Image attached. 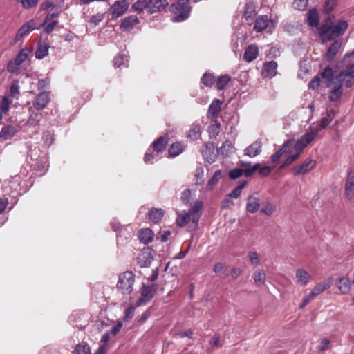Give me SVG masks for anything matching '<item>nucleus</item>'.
Listing matches in <instances>:
<instances>
[{"label": "nucleus", "mask_w": 354, "mask_h": 354, "mask_svg": "<svg viewBox=\"0 0 354 354\" xmlns=\"http://www.w3.org/2000/svg\"><path fill=\"white\" fill-rule=\"evenodd\" d=\"M316 165V161L313 159H306L302 164L296 165L292 169L295 174H305L310 171Z\"/></svg>", "instance_id": "11"}, {"label": "nucleus", "mask_w": 354, "mask_h": 354, "mask_svg": "<svg viewBox=\"0 0 354 354\" xmlns=\"http://www.w3.org/2000/svg\"><path fill=\"white\" fill-rule=\"evenodd\" d=\"M190 221H192V215L189 212L181 211L178 213L176 224L178 226L183 227Z\"/></svg>", "instance_id": "31"}, {"label": "nucleus", "mask_w": 354, "mask_h": 354, "mask_svg": "<svg viewBox=\"0 0 354 354\" xmlns=\"http://www.w3.org/2000/svg\"><path fill=\"white\" fill-rule=\"evenodd\" d=\"M269 21L268 15H260L255 20L254 29L257 32H261L268 26Z\"/></svg>", "instance_id": "23"}, {"label": "nucleus", "mask_w": 354, "mask_h": 354, "mask_svg": "<svg viewBox=\"0 0 354 354\" xmlns=\"http://www.w3.org/2000/svg\"><path fill=\"white\" fill-rule=\"evenodd\" d=\"M150 3H151V0H137V1L133 4L132 9L139 12L146 9L148 12H149Z\"/></svg>", "instance_id": "35"}, {"label": "nucleus", "mask_w": 354, "mask_h": 354, "mask_svg": "<svg viewBox=\"0 0 354 354\" xmlns=\"http://www.w3.org/2000/svg\"><path fill=\"white\" fill-rule=\"evenodd\" d=\"M258 53H259L258 47L255 45H250L245 49V51L244 55H243V58L246 62H250L257 58Z\"/></svg>", "instance_id": "27"}, {"label": "nucleus", "mask_w": 354, "mask_h": 354, "mask_svg": "<svg viewBox=\"0 0 354 354\" xmlns=\"http://www.w3.org/2000/svg\"><path fill=\"white\" fill-rule=\"evenodd\" d=\"M255 15V8L253 4L248 3L245 8L244 16L246 19L251 18Z\"/></svg>", "instance_id": "54"}, {"label": "nucleus", "mask_w": 354, "mask_h": 354, "mask_svg": "<svg viewBox=\"0 0 354 354\" xmlns=\"http://www.w3.org/2000/svg\"><path fill=\"white\" fill-rule=\"evenodd\" d=\"M248 257L250 263L254 266H258L260 263V259L258 254L254 251H250L248 252Z\"/></svg>", "instance_id": "55"}, {"label": "nucleus", "mask_w": 354, "mask_h": 354, "mask_svg": "<svg viewBox=\"0 0 354 354\" xmlns=\"http://www.w3.org/2000/svg\"><path fill=\"white\" fill-rule=\"evenodd\" d=\"M306 22L310 27H317L319 25V13L316 9H311L307 13Z\"/></svg>", "instance_id": "26"}, {"label": "nucleus", "mask_w": 354, "mask_h": 354, "mask_svg": "<svg viewBox=\"0 0 354 354\" xmlns=\"http://www.w3.org/2000/svg\"><path fill=\"white\" fill-rule=\"evenodd\" d=\"M274 210H275L274 206L272 204L268 203L265 205V207L261 209V212L270 216L274 213Z\"/></svg>", "instance_id": "59"}, {"label": "nucleus", "mask_w": 354, "mask_h": 354, "mask_svg": "<svg viewBox=\"0 0 354 354\" xmlns=\"http://www.w3.org/2000/svg\"><path fill=\"white\" fill-rule=\"evenodd\" d=\"M28 53L27 50L21 49L16 57L8 63L7 70L12 73L17 72L19 66L27 59Z\"/></svg>", "instance_id": "8"}, {"label": "nucleus", "mask_w": 354, "mask_h": 354, "mask_svg": "<svg viewBox=\"0 0 354 354\" xmlns=\"http://www.w3.org/2000/svg\"><path fill=\"white\" fill-rule=\"evenodd\" d=\"M336 80L339 84L344 85L346 88H350L354 84V63L350 65L346 69L342 70L337 76Z\"/></svg>", "instance_id": "6"}, {"label": "nucleus", "mask_w": 354, "mask_h": 354, "mask_svg": "<svg viewBox=\"0 0 354 354\" xmlns=\"http://www.w3.org/2000/svg\"><path fill=\"white\" fill-rule=\"evenodd\" d=\"M294 143L293 140H288L276 153L271 156V161L272 162H277L286 152V148L290 147Z\"/></svg>", "instance_id": "36"}, {"label": "nucleus", "mask_w": 354, "mask_h": 354, "mask_svg": "<svg viewBox=\"0 0 354 354\" xmlns=\"http://www.w3.org/2000/svg\"><path fill=\"white\" fill-rule=\"evenodd\" d=\"M201 153L203 158L209 164L215 161L217 152L212 142H207L202 149Z\"/></svg>", "instance_id": "12"}, {"label": "nucleus", "mask_w": 354, "mask_h": 354, "mask_svg": "<svg viewBox=\"0 0 354 354\" xmlns=\"http://www.w3.org/2000/svg\"><path fill=\"white\" fill-rule=\"evenodd\" d=\"M183 144L180 142H176L171 145L169 149V153L171 157H176L182 153L183 150Z\"/></svg>", "instance_id": "43"}, {"label": "nucleus", "mask_w": 354, "mask_h": 354, "mask_svg": "<svg viewBox=\"0 0 354 354\" xmlns=\"http://www.w3.org/2000/svg\"><path fill=\"white\" fill-rule=\"evenodd\" d=\"M158 156V153L156 151H150V149H148L146 152L145 157H144V161L145 163H151V160L156 158Z\"/></svg>", "instance_id": "57"}, {"label": "nucleus", "mask_w": 354, "mask_h": 354, "mask_svg": "<svg viewBox=\"0 0 354 354\" xmlns=\"http://www.w3.org/2000/svg\"><path fill=\"white\" fill-rule=\"evenodd\" d=\"M153 260V256L149 249L142 250L138 256V264L141 268L149 267Z\"/></svg>", "instance_id": "14"}, {"label": "nucleus", "mask_w": 354, "mask_h": 354, "mask_svg": "<svg viewBox=\"0 0 354 354\" xmlns=\"http://www.w3.org/2000/svg\"><path fill=\"white\" fill-rule=\"evenodd\" d=\"M175 16L172 18L174 22H180L187 19L190 14L191 7L188 1L180 0L171 6Z\"/></svg>", "instance_id": "4"}, {"label": "nucleus", "mask_w": 354, "mask_h": 354, "mask_svg": "<svg viewBox=\"0 0 354 354\" xmlns=\"http://www.w3.org/2000/svg\"><path fill=\"white\" fill-rule=\"evenodd\" d=\"M354 188V169H351L348 175L347 180L346 183V192L347 196L349 198L353 197V190Z\"/></svg>", "instance_id": "34"}, {"label": "nucleus", "mask_w": 354, "mask_h": 354, "mask_svg": "<svg viewBox=\"0 0 354 354\" xmlns=\"http://www.w3.org/2000/svg\"><path fill=\"white\" fill-rule=\"evenodd\" d=\"M260 207L259 199L254 196H249L247 198L246 211L254 214L256 213Z\"/></svg>", "instance_id": "22"}, {"label": "nucleus", "mask_w": 354, "mask_h": 354, "mask_svg": "<svg viewBox=\"0 0 354 354\" xmlns=\"http://www.w3.org/2000/svg\"><path fill=\"white\" fill-rule=\"evenodd\" d=\"M312 135L310 136L308 134H304L297 141L294 140V143L290 146L292 147L294 151H290V154L288 156L281 167H282L290 165L296 160L299 157L300 153L304 150V149H305L309 144L312 142Z\"/></svg>", "instance_id": "3"}, {"label": "nucleus", "mask_w": 354, "mask_h": 354, "mask_svg": "<svg viewBox=\"0 0 354 354\" xmlns=\"http://www.w3.org/2000/svg\"><path fill=\"white\" fill-rule=\"evenodd\" d=\"M311 275L304 268H298L296 270L295 280L298 284L302 286H306L311 281Z\"/></svg>", "instance_id": "15"}, {"label": "nucleus", "mask_w": 354, "mask_h": 354, "mask_svg": "<svg viewBox=\"0 0 354 354\" xmlns=\"http://www.w3.org/2000/svg\"><path fill=\"white\" fill-rule=\"evenodd\" d=\"M221 124L217 120H212L210 125L208 127V132L211 138H216L220 131Z\"/></svg>", "instance_id": "40"}, {"label": "nucleus", "mask_w": 354, "mask_h": 354, "mask_svg": "<svg viewBox=\"0 0 354 354\" xmlns=\"http://www.w3.org/2000/svg\"><path fill=\"white\" fill-rule=\"evenodd\" d=\"M17 2L21 3L22 7L25 9H30L37 6L39 0H16Z\"/></svg>", "instance_id": "53"}, {"label": "nucleus", "mask_w": 354, "mask_h": 354, "mask_svg": "<svg viewBox=\"0 0 354 354\" xmlns=\"http://www.w3.org/2000/svg\"><path fill=\"white\" fill-rule=\"evenodd\" d=\"M351 282L348 277H343L337 282V288L342 294H347L351 290Z\"/></svg>", "instance_id": "32"}, {"label": "nucleus", "mask_w": 354, "mask_h": 354, "mask_svg": "<svg viewBox=\"0 0 354 354\" xmlns=\"http://www.w3.org/2000/svg\"><path fill=\"white\" fill-rule=\"evenodd\" d=\"M209 344L215 348H219L222 346L220 339V335L218 333L214 335L209 341Z\"/></svg>", "instance_id": "60"}, {"label": "nucleus", "mask_w": 354, "mask_h": 354, "mask_svg": "<svg viewBox=\"0 0 354 354\" xmlns=\"http://www.w3.org/2000/svg\"><path fill=\"white\" fill-rule=\"evenodd\" d=\"M163 215L164 211L161 208H152L148 213V218L153 223H158Z\"/></svg>", "instance_id": "30"}, {"label": "nucleus", "mask_w": 354, "mask_h": 354, "mask_svg": "<svg viewBox=\"0 0 354 354\" xmlns=\"http://www.w3.org/2000/svg\"><path fill=\"white\" fill-rule=\"evenodd\" d=\"M333 277H329L324 281L316 284L315 287L311 290V291L307 295V296L308 298L313 300L324 290L328 289L333 285Z\"/></svg>", "instance_id": "9"}, {"label": "nucleus", "mask_w": 354, "mask_h": 354, "mask_svg": "<svg viewBox=\"0 0 354 354\" xmlns=\"http://www.w3.org/2000/svg\"><path fill=\"white\" fill-rule=\"evenodd\" d=\"M17 131V129L12 125L3 127L0 131V140H7L12 138Z\"/></svg>", "instance_id": "24"}, {"label": "nucleus", "mask_w": 354, "mask_h": 354, "mask_svg": "<svg viewBox=\"0 0 354 354\" xmlns=\"http://www.w3.org/2000/svg\"><path fill=\"white\" fill-rule=\"evenodd\" d=\"M139 24V19L136 15H131L125 17L120 24V28L124 30H131Z\"/></svg>", "instance_id": "21"}, {"label": "nucleus", "mask_w": 354, "mask_h": 354, "mask_svg": "<svg viewBox=\"0 0 354 354\" xmlns=\"http://www.w3.org/2000/svg\"><path fill=\"white\" fill-rule=\"evenodd\" d=\"M191 197V191L189 189H186L182 193L181 201L184 204L187 205L190 203Z\"/></svg>", "instance_id": "62"}, {"label": "nucleus", "mask_w": 354, "mask_h": 354, "mask_svg": "<svg viewBox=\"0 0 354 354\" xmlns=\"http://www.w3.org/2000/svg\"><path fill=\"white\" fill-rule=\"evenodd\" d=\"M262 142L260 139H257L250 145L245 148L244 154L250 158H254L261 152Z\"/></svg>", "instance_id": "13"}, {"label": "nucleus", "mask_w": 354, "mask_h": 354, "mask_svg": "<svg viewBox=\"0 0 354 354\" xmlns=\"http://www.w3.org/2000/svg\"><path fill=\"white\" fill-rule=\"evenodd\" d=\"M221 178V171L220 170L216 171L213 176L208 181V187L212 189L214 187V186L218 182Z\"/></svg>", "instance_id": "51"}, {"label": "nucleus", "mask_w": 354, "mask_h": 354, "mask_svg": "<svg viewBox=\"0 0 354 354\" xmlns=\"http://www.w3.org/2000/svg\"><path fill=\"white\" fill-rule=\"evenodd\" d=\"M168 5L167 0H151L149 13H154L163 10Z\"/></svg>", "instance_id": "33"}, {"label": "nucleus", "mask_w": 354, "mask_h": 354, "mask_svg": "<svg viewBox=\"0 0 354 354\" xmlns=\"http://www.w3.org/2000/svg\"><path fill=\"white\" fill-rule=\"evenodd\" d=\"M261 166L260 163H256L250 168L243 169V174L246 177L251 176L255 171H257Z\"/></svg>", "instance_id": "56"}, {"label": "nucleus", "mask_w": 354, "mask_h": 354, "mask_svg": "<svg viewBox=\"0 0 354 354\" xmlns=\"http://www.w3.org/2000/svg\"><path fill=\"white\" fill-rule=\"evenodd\" d=\"M342 95V84H339L337 86L333 88L329 95V99L331 102H336Z\"/></svg>", "instance_id": "44"}, {"label": "nucleus", "mask_w": 354, "mask_h": 354, "mask_svg": "<svg viewBox=\"0 0 354 354\" xmlns=\"http://www.w3.org/2000/svg\"><path fill=\"white\" fill-rule=\"evenodd\" d=\"M203 203L201 201H196L194 203L188 211L192 215V222L197 225L200 218L199 212L203 209Z\"/></svg>", "instance_id": "20"}, {"label": "nucleus", "mask_w": 354, "mask_h": 354, "mask_svg": "<svg viewBox=\"0 0 354 354\" xmlns=\"http://www.w3.org/2000/svg\"><path fill=\"white\" fill-rule=\"evenodd\" d=\"M348 26L347 21L344 20L339 21L337 24L333 25L332 19L328 17L326 22L319 27V34L324 40H333L343 35L348 28Z\"/></svg>", "instance_id": "1"}, {"label": "nucleus", "mask_w": 354, "mask_h": 354, "mask_svg": "<svg viewBox=\"0 0 354 354\" xmlns=\"http://www.w3.org/2000/svg\"><path fill=\"white\" fill-rule=\"evenodd\" d=\"M201 82L205 86L211 87L215 83V77L212 74L205 73L201 78Z\"/></svg>", "instance_id": "48"}, {"label": "nucleus", "mask_w": 354, "mask_h": 354, "mask_svg": "<svg viewBox=\"0 0 354 354\" xmlns=\"http://www.w3.org/2000/svg\"><path fill=\"white\" fill-rule=\"evenodd\" d=\"M128 62V57L123 53L118 54L114 57L113 64L115 67H120L122 64H125Z\"/></svg>", "instance_id": "49"}, {"label": "nucleus", "mask_w": 354, "mask_h": 354, "mask_svg": "<svg viewBox=\"0 0 354 354\" xmlns=\"http://www.w3.org/2000/svg\"><path fill=\"white\" fill-rule=\"evenodd\" d=\"M253 279L257 286H261L265 283L266 272L263 270H257L253 274Z\"/></svg>", "instance_id": "41"}, {"label": "nucleus", "mask_w": 354, "mask_h": 354, "mask_svg": "<svg viewBox=\"0 0 354 354\" xmlns=\"http://www.w3.org/2000/svg\"><path fill=\"white\" fill-rule=\"evenodd\" d=\"M243 174V169L235 168L229 172V177L231 179H236Z\"/></svg>", "instance_id": "58"}, {"label": "nucleus", "mask_w": 354, "mask_h": 354, "mask_svg": "<svg viewBox=\"0 0 354 354\" xmlns=\"http://www.w3.org/2000/svg\"><path fill=\"white\" fill-rule=\"evenodd\" d=\"M322 77L325 80L327 86H330L334 77V71L331 66H327L321 73Z\"/></svg>", "instance_id": "39"}, {"label": "nucleus", "mask_w": 354, "mask_h": 354, "mask_svg": "<svg viewBox=\"0 0 354 354\" xmlns=\"http://www.w3.org/2000/svg\"><path fill=\"white\" fill-rule=\"evenodd\" d=\"M134 277L132 272H124L119 277L117 286L122 293L130 294L133 291Z\"/></svg>", "instance_id": "5"}, {"label": "nucleus", "mask_w": 354, "mask_h": 354, "mask_svg": "<svg viewBox=\"0 0 354 354\" xmlns=\"http://www.w3.org/2000/svg\"><path fill=\"white\" fill-rule=\"evenodd\" d=\"M20 87L18 80L14 81L10 87L9 97L10 99L18 98L17 95L19 94Z\"/></svg>", "instance_id": "47"}, {"label": "nucleus", "mask_w": 354, "mask_h": 354, "mask_svg": "<svg viewBox=\"0 0 354 354\" xmlns=\"http://www.w3.org/2000/svg\"><path fill=\"white\" fill-rule=\"evenodd\" d=\"M157 284H152L151 286L143 285L141 289V297L137 301L136 306H140L142 304H146L147 302L151 300L157 290Z\"/></svg>", "instance_id": "7"}, {"label": "nucleus", "mask_w": 354, "mask_h": 354, "mask_svg": "<svg viewBox=\"0 0 354 354\" xmlns=\"http://www.w3.org/2000/svg\"><path fill=\"white\" fill-rule=\"evenodd\" d=\"M231 80V77L229 75H223L220 76L216 82V88L218 90L221 91L228 84Z\"/></svg>", "instance_id": "45"}, {"label": "nucleus", "mask_w": 354, "mask_h": 354, "mask_svg": "<svg viewBox=\"0 0 354 354\" xmlns=\"http://www.w3.org/2000/svg\"><path fill=\"white\" fill-rule=\"evenodd\" d=\"M103 19V14H97L91 17L89 22L93 26H97L100 21H102Z\"/></svg>", "instance_id": "64"}, {"label": "nucleus", "mask_w": 354, "mask_h": 354, "mask_svg": "<svg viewBox=\"0 0 354 354\" xmlns=\"http://www.w3.org/2000/svg\"><path fill=\"white\" fill-rule=\"evenodd\" d=\"M35 21L33 19H31L24 24H23L20 28L19 29L15 39L19 40L24 36L27 35L29 32H30L32 30H35V28L34 27Z\"/></svg>", "instance_id": "19"}, {"label": "nucleus", "mask_w": 354, "mask_h": 354, "mask_svg": "<svg viewBox=\"0 0 354 354\" xmlns=\"http://www.w3.org/2000/svg\"><path fill=\"white\" fill-rule=\"evenodd\" d=\"M49 101V94L46 92H41L33 102V106L37 110H41L47 106Z\"/></svg>", "instance_id": "16"}, {"label": "nucleus", "mask_w": 354, "mask_h": 354, "mask_svg": "<svg viewBox=\"0 0 354 354\" xmlns=\"http://www.w3.org/2000/svg\"><path fill=\"white\" fill-rule=\"evenodd\" d=\"M201 127L199 124L193 123L187 132V137L192 141L198 140L201 138Z\"/></svg>", "instance_id": "25"}, {"label": "nucleus", "mask_w": 354, "mask_h": 354, "mask_svg": "<svg viewBox=\"0 0 354 354\" xmlns=\"http://www.w3.org/2000/svg\"><path fill=\"white\" fill-rule=\"evenodd\" d=\"M336 0H326L324 4V11L326 13L330 12L334 8Z\"/></svg>", "instance_id": "61"}, {"label": "nucleus", "mask_w": 354, "mask_h": 354, "mask_svg": "<svg viewBox=\"0 0 354 354\" xmlns=\"http://www.w3.org/2000/svg\"><path fill=\"white\" fill-rule=\"evenodd\" d=\"M49 45L46 43H39L35 52V57L41 59L48 54Z\"/></svg>", "instance_id": "38"}, {"label": "nucleus", "mask_w": 354, "mask_h": 354, "mask_svg": "<svg viewBox=\"0 0 354 354\" xmlns=\"http://www.w3.org/2000/svg\"><path fill=\"white\" fill-rule=\"evenodd\" d=\"M277 64L274 61L263 64L261 74L264 77H272L277 74Z\"/></svg>", "instance_id": "18"}, {"label": "nucleus", "mask_w": 354, "mask_h": 354, "mask_svg": "<svg viewBox=\"0 0 354 354\" xmlns=\"http://www.w3.org/2000/svg\"><path fill=\"white\" fill-rule=\"evenodd\" d=\"M59 15V12L57 6H55V8H52L50 11L46 15L44 21L41 24L40 28L44 26V25L48 22L52 20L53 19L58 17Z\"/></svg>", "instance_id": "50"}, {"label": "nucleus", "mask_w": 354, "mask_h": 354, "mask_svg": "<svg viewBox=\"0 0 354 354\" xmlns=\"http://www.w3.org/2000/svg\"><path fill=\"white\" fill-rule=\"evenodd\" d=\"M153 235V232L151 229L146 228L140 231L138 238L141 243L149 244L152 241Z\"/></svg>", "instance_id": "29"}, {"label": "nucleus", "mask_w": 354, "mask_h": 354, "mask_svg": "<svg viewBox=\"0 0 354 354\" xmlns=\"http://www.w3.org/2000/svg\"><path fill=\"white\" fill-rule=\"evenodd\" d=\"M308 1V0H294L292 6L296 10H304L307 7Z\"/></svg>", "instance_id": "52"}, {"label": "nucleus", "mask_w": 354, "mask_h": 354, "mask_svg": "<svg viewBox=\"0 0 354 354\" xmlns=\"http://www.w3.org/2000/svg\"><path fill=\"white\" fill-rule=\"evenodd\" d=\"M129 3L127 0L115 1L111 7V13L113 18H118L124 15L128 10Z\"/></svg>", "instance_id": "10"}, {"label": "nucleus", "mask_w": 354, "mask_h": 354, "mask_svg": "<svg viewBox=\"0 0 354 354\" xmlns=\"http://www.w3.org/2000/svg\"><path fill=\"white\" fill-rule=\"evenodd\" d=\"M342 43L339 41H335L331 45L329 46L327 52L325 54V57L327 59V61L330 62L331 61L335 55L339 51L340 47H341Z\"/></svg>", "instance_id": "28"}, {"label": "nucleus", "mask_w": 354, "mask_h": 354, "mask_svg": "<svg viewBox=\"0 0 354 354\" xmlns=\"http://www.w3.org/2000/svg\"><path fill=\"white\" fill-rule=\"evenodd\" d=\"M12 103V100L9 97L3 96L2 97V101L0 104V112H1L2 115L3 113H7L9 111L10 106Z\"/></svg>", "instance_id": "46"}, {"label": "nucleus", "mask_w": 354, "mask_h": 354, "mask_svg": "<svg viewBox=\"0 0 354 354\" xmlns=\"http://www.w3.org/2000/svg\"><path fill=\"white\" fill-rule=\"evenodd\" d=\"M222 103V101L219 99L213 100L208 108L207 113L208 118H216L218 115L221 110Z\"/></svg>", "instance_id": "17"}, {"label": "nucleus", "mask_w": 354, "mask_h": 354, "mask_svg": "<svg viewBox=\"0 0 354 354\" xmlns=\"http://www.w3.org/2000/svg\"><path fill=\"white\" fill-rule=\"evenodd\" d=\"M53 8H55V5L52 1L49 0H46L40 5L39 10H48L49 8L52 9Z\"/></svg>", "instance_id": "63"}, {"label": "nucleus", "mask_w": 354, "mask_h": 354, "mask_svg": "<svg viewBox=\"0 0 354 354\" xmlns=\"http://www.w3.org/2000/svg\"><path fill=\"white\" fill-rule=\"evenodd\" d=\"M335 111L333 109L327 108L325 113L322 115L320 120L315 123L311 124L306 129L304 134L312 135V142L318 136L321 129H324L331 123L335 117Z\"/></svg>", "instance_id": "2"}, {"label": "nucleus", "mask_w": 354, "mask_h": 354, "mask_svg": "<svg viewBox=\"0 0 354 354\" xmlns=\"http://www.w3.org/2000/svg\"><path fill=\"white\" fill-rule=\"evenodd\" d=\"M74 354H91L90 346L86 342H81L75 346Z\"/></svg>", "instance_id": "42"}, {"label": "nucleus", "mask_w": 354, "mask_h": 354, "mask_svg": "<svg viewBox=\"0 0 354 354\" xmlns=\"http://www.w3.org/2000/svg\"><path fill=\"white\" fill-rule=\"evenodd\" d=\"M167 138L162 136L158 138L152 144L153 151L156 153L163 151L167 145Z\"/></svg>", "instance_id": "37"}]
</instances>
